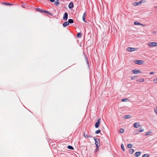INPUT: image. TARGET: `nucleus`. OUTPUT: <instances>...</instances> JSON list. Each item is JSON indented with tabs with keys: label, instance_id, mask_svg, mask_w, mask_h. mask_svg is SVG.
<instances>
[{
	"label": "nucleus",
	"instance_id": "11",
	"mask_svg": "<svg viewBox=\"0 0 157 157\" xmlns=\"http://www.w3.org/2000/svg\"><path fill=\"white\" fill-rule=\"evenodd\" d=\"M133 126L135 128H137L140 126V125L139 123H135L133 124Z\"/></svg>",
	"mask_w": 157,
	"mask_h": 157
},
{
	"label": "nucleus",
	"instance_id": "26",
	"mask_svg": "<svg viewBox=\"0 0 157 157\" xmlns=\"http://www.w3.org/2000/svg\"><path fill=\"white\" fill-rule=\"evenodd\" d=\"M124 132V130L123 129L121 128L119 130V132L120 133H123Z\"/></svg>",
	"mask_w": 157,
	"mask_h": 157
},
{
	"label": "nucleus",
	"instance_id": "10",
	"mask_svg": "<svg viewBox=\"0 0 157 157\" xmlns=\"http://www.w3.org/2000/svg\"><path fill=\"white\" fill-rule=\"evenodd\" d=\"M97 147H99L100 146V142L99 140L95 141V143Z\"/></svg>",
	"mask_w": 157,
	"mask_h": 157
},
{
	"label": "nucleus",
	"instance_id": "1",
	"mask_svg": "<svg viewBox=\"0 0 157 157\" xmlns=\"http://www.w3.org/2000/svg\"><path fill=\"white\" fill-rule=\"evenodd\" d=\"M148 45L150 47L157 46V42H149L148 43Z\"/></svg>",
	"mask_w": 157,
	"mask_h": 157
},
{
	"label": "nucleus",
	"instance_id": "31",
	"mask_svg": "<svg viewBox=\"0 0 157 157\" xmlns=\"http://www.w3.org/2000/svg\"><path fill=\"white\" fill-rule=\"evenodd\" d=\"M132 147V145L131 144H129L127 145V147L128 148H131Z\"/></svg>",
	"mask_w": 157,
	"mask_h": 157
},
{
	"label": "nucleus",
	"instance_id": "18",
	"mask_svg": "<svg viewBox=\"0 0 157 157\" xmlns=\"http://www.w3.org/2000/svg\"><path fill=\"white\" fill-rule=\"evenodd\" d=\"M59 4V0H56L54 2V4L56 6H58Z\"/></svg>",
	"mask_w": 157,
	"mask_h": 157
},
{
	"label": "nucleus",
	"instance_id": "27",
	"mask_svg": "<svg viewBox=\"0 0 157 157\" xmlns=\"http://www.w3.org/2000/svg\"><path fill=\"white\" fill-rule=\"evenodd\" d=\"M154 111L155 113L157 115V105L156 107L154 109Z\"/></svg>",
	"mask_w": 157,
	"mask_h": 157
},
{
	"label": "nucleus",
	"instance_id": "3",
	"mask_svg": "<svg viewBox=\"0 0 157 157\" xmlns=\"http://www.w3.org/2000/svg\"><path fill=\"white\" fill-rule=\"evenodd\" d=\"M142 1H140L138 2H134L132 4V5L134 6H137L140 5L142 3Z\"/></svg>",
	"mask_w": 157,
	"mask_h": 157
},
{
	"label": "nucleus",
	"instance_id": "25",
	"mask_svg": "<svg viewBox=\"0 0 157 157\" xmlns=\"http://www.w3.org/2000/svg\"><path fill=\"white\" fill-rule=\"evenodd\" d=\"M136 78V76H132L131 78V79L132 80H134Z\"/></svg>",
	"mask_w": 157,
	"mask_h": 157
},
{
	"label": "nucleus",
	"instance_id": "41",
	"mask_svg": "<svg viewBox=\"0 0 157 157\" xmlns=\"http://www.w3.org/2000/svg\"><path fill=\"white\" fill-rule=\"evenodd\" d=\"M154 7H155V8H157V7H155V6H154Z\"/></svg>",
	"mask_w": 157,
	"mask_h": 157
},
{
	"label": "nucleus",
	"instance_id": "20",
	"mask_svg": "<svg viewBox=\"0 0 157 157\" xmlns=\"http://www.w3.org/2000/svg\"><path fill=\"white\" fill-rule=\"evenodd\" d=\"M143 131H144V130H143V129L142 128H140V131H139V130H136V132H137V133H138V132H143Z\"/></svg>",
	"mask_w": 157,
	"mask_h": 157
},
{
	"label": "nucleus",
	"instance_id": "14",
	"mask_svg": "<svg viewBox=\"0 0 157 157\" xmlns=\"http://www.w3.org/2000/svg\"><path fill=\"white\" fill-rule=\"evenodd\" d=\"M134 25H142L143 26H145L144 25L141 24L140 23H139V22H138V21H135L134 22Z\"/></svg>",
	"mask_w": 157,
	"mask_h": 157
},
{
	"label": "nucleus",
	"instance_id": "12",
	"mask_svg": "<svg viewBox=\"0 0 157 157\" xmlns=\"http://www.w3.org/2000/svg\"><path fill=\"white\" fill-rule=\"evenodd\" d=\"M144 81V79L143 78H141L136 80V81L138 82H142Z\"/></svg>",
	"mask_w": 157,
	"mask_h": 157
},
{
	"label": "nucleus",
	"instance_id": "17",
	"mask_svg": "<svg viewBox=\"0 0 157 157\" xmlns=\"http://www.w3.org/2000/svg\"><path fill=\"white\" fill-rule=\"evenodd\" d=\"M69 24V23L68 22L66 21L64 23H63V25L64 27H65L67 26Z\"/></svg>",
	"mask_w": 157,
	"mask_h": 157
},
{
	"label": "nucleus",
	"instance_id": "4",
	"mask_svg": "<svg viewBox=\"0 0 157 157\" xmlns=\"http://www.w3.org/2000/svg\"><path fill=\"white\" fill-rule=\"evenodd\" d=\"M100 120L101 119L100 118H98V119L97 122H96L95 124V128H98V126L100 123Z\"/></svg>",
	"mask_w": 157,
	"mask_h": 157
},
{
	"label": "nucleus",
	"instance_id": "15",
	"mask_svg": "<svg viewBox=\"0 0 157 157\" xmlns=\"http://www.w3.org/2000/svg\"><path fill=\"white\" fill-rule=\"evenodd\" d=\"M83 136H84L85 138H86V137L91 138V137H92V136L91 135H87V134H85V133L84 134Z\"/></svg>",
	"mask_w": 157,
	"mask_h": 157
},
{
	"label": "nucleus",
	"instance_id": "38",
	"mask_svg": "<svg viewBox=\"0 0 157 157\" xmlns=\"http://www.w3.org/2000/svg\"><path fill=\"white\" fill-rule=\"evenodd\" d=\"M154 73H155V72L152 71V72H150L149 74L150 75H153V74H154Z\"/></svg>",
	"mask_w": 157,
	"mask_h": 157
},
{
	"label": "nucleus",
	"instance_id": "40",
	"mask_svg": "<svg viewBox=\"0 0 157 157\" xmlns=\"http://www.w3.org/2000/svg\"><path fill=\"white\" fill-rule=\"evenodd\" d=\"M87 63H88V64H89V63H88V61H87Z\"/></svg>",
	"mask_w": 157,
	"mask_h": 157
},
{
	"label": "nucleus",
	"instance_id": "16",
	"mask_svg": "<svg viewBox=\"0 0 157 157\" xmlns=\"http://www.w3.org/2000/svg\"><path fill=\"white\" fill-rule=\"evenodd\" d=\"M141 152H137L135 154V156L136 157H138L140 155Z\"/></svg>",
	"mask_w": 157,
	"mask_h": 157
},
{
	"label": "nucleus",
	"instance_id": "43",
	"mask_svg": "<svg viewBox=\"0 0 157 157\" xmlns=\"http://www.w3.org/2000/svg\"><path fill=\"white\" fill-rule=\"evenodd\" d=\"M154 7H155V8H157V7H155V6H154Z\"/></svg>",
	"mask_w": 157,
	"mask_h": 157
},
{
	"label": "nucleus",
	"instance_id": "36",
	"mask_svg": "<svg viewBox=\"0 0 157 157\" xmlns=\"http://www.w3.org/2000/svg\"><path fill=\"white\" fill-rule=\"evenodd\" d=\"M151 132H148L145 134L146 136L150 134Z\"/></svg>",
	"mask_w": 157,
	"mask_h": 157
},
{
	"label": "nucleus",
	"instance_id": "37",
	"mask_svg": "<svg viewBox=\"0 0 157 157\" xmlns=\"http://www.w3.org/2000/svg\"><path fill=\"white\" fill-rule=\"evenodd\" d=\"M94 140H95V141H97L98 140V139L96 137H94Z\"/></svg>",
	"mask_w": 157,
	"mask_h": 157
},
{
	"label": "nucleus",
	"instance_id": "7",
	"mask_svg": "<svg viewBox=\"0 0 157 157\" xmlns=\"http://www.w3.org/2000/svg\"><path fill=\"white\" fill-rule=\"evenodd\" d=\"M36 10L39 12H41V13H43V12H44L45 13H48V12L47 11H45L44 10H43L42 9H39V8H36Z\"/></svg>",
	"mask_w": 157,
	"mask_h": 157
},
{
	"label": "nucleus",
	"instance_id": "2",
	"mask_svg": "<svg viewBox=\"0 0 157 157\" xmlns=\"http://www.w3.org/2000/svg\"><path fill=\"white\" fill-rule=\"evenodd\" d=\"M132 72L134 74H137L139 73H142L140 70L138 69H135L133 70L132 71Z\"/></svg>",
	"mask_w": 157,
	"mask_h": 157
},
{
	"label": "nucleus",
	"instance_id": "5",
	"mask_svg": "<svg viewBox=\"0 0 157 157\" xmlns=\"http://www.w3.org/2000/svg\"><path fill=\"white\" fill-rule=\"evenodd\" d=\"M137 49L134 48L129 47L127 48V50L129 52H132L136 50Z\"/></svg>",
	"mask_w": 157,
	"mask_h": 157
},
{
	"label": "nucleus",
	"instance_id": "35",
	"mask_svg": "<svg viewBox=\"0 0 157 157\" xmlns=\"http://www.w3.org/2000/svg\"><path fill=\"white\" fill-rule=\"evenodd\" d=\"M81 34L80 33H78L77 34V36L78 37L79 36H81Z\"/></svg>",
	"mask_w": 157,
	"mask_h": 157
},
{
	"label": "nucleus",
	"instance_id": "13",
	"mask_svg": "<svg viewBox=\"0 0 157 157\" xmlns=\"http://www.w3.org/2000/svg\"><path fill=\"white\" fill-rule=\"evenodd\" d=\"M73 7V4L72 2H71L69 5H68V7L70 9H71L72 7Z\"/></svg>",
	"mask_w": 157,
	"mask_h": 157
},
{
	"label": "nucleus",
	"instance_id": "30",
	"mask_svg": "<svg viewBox=\"0 0 157 157\" xmlns=\"http://www.w3.org/2000/svg\"><path fill=\"white\" fill-rule=\"evenodd\" d=\"M149 155L147 154H145L143 155L142 157H149Z\"/></svg>",
	"mask_w": 157,
	"mask_h": 157
},
{
	"label": "nucleus",
	"instance_id": "42",
	"mask_svg": "<svg viewBox=\"0 0 157 157\" xmlns=\"http://www.w3.org/2000/svg\"><path fill=\"white\" fill-rule=\"evenodd\" d=\"M154 7H155V8H157V7H155V6H154Z\"/></svg>",
	"mask_w": 157,
	"mask_h": 157
},
{
	"label": "nucleus",
	"instance_id": "34",
	"mask_svg": "<svg viewBox=\"0 0 157 157\" xmlns=\"http://www.w3.org/2000/svg\"><path fill=\"white\" fill-rule=\"evenodd\" d=\"M99 147H97L96 148L94 152L95 153H96L98 151Z\"/></svg>",
	"mask_w": 157,
	"mask_h": 157
},
{
	"label": "nucleus",
	"instance_id": "29",
	"mask_svg": "<svg viewBox=\"0 0 157 157\" xmlns=\"http://www.w3.org/2000/svg\"><path fill=\"white\" fill-rule=\"evenodd\" d=\"M101 130H98L97 131H96L95 133L96 134H98L99 133H100L101 132Z\"/></svg>",
	"mask_w": 157,
	"mask_h": 157
},
{
	"label": "nucleus",
	"instance_id": "39",
	"mask_svg": "<svg viewBox=\"0 0 157 157\" xmlns=\"http://www.w3.org/2000/svg\"><path fill=\"white\" fill-rule=\"evenodd\" d=\"M50 1L52 2H54L55 1V0H50Z\"/></svg>",
	"mask_w": 157,
	"mask_h": 157
},
{
	"label": "nucleus",
	"instance_id": "23",
	"mask_svg": "<svg viewBox=\"0 0 157 157\" xmlns=\"http://www.w3.org/2000/svg\"><path fill=\"white\" fill-rule=\"evenodd\" d=\"M67 148L71 150H73L74 149L73 147L72 146L70 145L68 146H67Z\"/></svg>",
	"mask_w": 157,
	"mask_h": 157
},
{
	"label": "nucleus",
	"instance_id": "33",
	"mask_svg": "<svg viewBox=\"0 0 157 157\" xmlns=\"http://www.w3.org/2000/svg\"><path fill=\"white\" fill-rule=\"evenodd\" d=\"M6 5H13V4L12 3H4Z\"/></svg>",
	"mask_w": 157,
	"mask_h": 157
},
{
	"label": "nucleus",
	"instance_id": "8",
	"mask_svg": "<svg viewBox=\"0 0 157 157\" xmlns=\"http://www.w3.org/2000/svg\"><path fill=\"white\" fill-rule=\"evenodd\" d=\"M135 63L136 64H142L144 63V61L141 60H137L135 61Z\"/></svg>",
	"mask_w": 157,
	"mask_h": 157
},
{
	"label": "nucleus",
	"instance_id": "6",
	"mask_svg": "<svg viewBox=\"0 0 157 157\" xmlns=\"http://www.w3.org/2000/svg\"><path fill=\"white\" fill-rule=\"evenodd\" d=\"M68 19V14L66 12L65 13L63 16V20L66 21Z\"/></svg>",
	"mask_w": 157,
	"mask_h": 157
},
{
	"label": "nucleus",
	"instance_id": "21",
	"mask_svg": "<svg viewBox=\"0 0 157 157\" xmlns=\"http://www.w3.org/2000/svg\"><path fill=\"white\" fill-rule=\"evenodd\" d=\"M134 152V150L132 149H130L129 150V152L130 154H132Z\"/></svg>",
	"mask_w": 157,
	"mask_h": 157
},
{
	"label": "nucleus",
	"instance_id": "19",
	"mask_svg": "<svg viewBox=\"0 0 157 157\" xmlns=\"http://www.w3.org/2000/svg\"><path fill=\"white\" fill-rule=\"evenodd\" d=\"M68 22L69 23V24H71L74 22V21L72 19H69L68 20Z\"/></svg>",
	"mask_w": 157,
	"mask_h": 157
},
{
	"label": "nucleus",
	"instance_id": "22",
	"mask_svg": "<svg viewBox=\"0 0 157 157\" xmlns=\"http://www.w3.org/2000/svg\"><path fill=\"white\" fill-rule=\"evenodd\" d=\"M124 119H128L130 117V116L129 115L124 116Z\"/></svg>",
	"mask_w": 157,
	"mask_h": 157
},
{
	"label": "nucleus",
	"instance_id": "32",
	"mask_svg": "<svg viewBox=\"0 0 157 157\" xmlns=\"http://www.w3.org/2000/svg\"><path fill=\"white\" fill-rule=\"evenodd\" d=\"M153 81L155 83H157V78L153 79Z\"/></svg>",
	"mask_w": 157,
	"mask_h": 157
},
{
	"label": "nucleus",
	"instance_id": "24",
	"mask_svg": "<svg viewBox=\"0 0 157 157\" xmlns=\"http://www.w3.org/2000/svg\"><path fill=\"white\" fill-rule=\"evenodd\" d=\"M121 148L122 150L123 151H125V149H124V146L123 144H121Z\"/></svg>",
	"mask_w": 157,
	"mask_h": 157
},
{
	"label": "nucleus",
	"instance_id": "9",
	"mask_svg": "<svg viewBox=\"0 0 157 157\" xmlns=\"http://www.w3.org/2000/svg\"><path fill=\"white\" fill-rule=\"evenodd\" d=\"M86 14V11H85L82 16V19L83 21L85 23H86V21L85 19V17Z\"/></svg>",
	"mask_w": 157,
	"mask_h": 157
},
{
	"label": "nucleus",
	"instance_id": "28",
	"mask_svg": "<svg viewBox=\"0 0 157 157\" xmlns=\"http://www.w3.org/2000/svg\"><path fill=\"white\" fill-rule=\"evenodd\" d=\"M128 100V99L127 98H124V99H122L121 100V101L122 102L126 101Z\"/></svg>",
	"mask_w": 157,
	"mask_h": 157
}]
</instances>
